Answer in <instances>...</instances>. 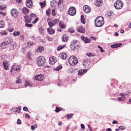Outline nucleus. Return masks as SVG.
I'll use <instances>...</instances> for the list:
<instances>
[{"label": "nucleus", "instance_id": "obj_1", "mask_svg": "<svg viewBox=\"0 0 131 131\" xmlns=\"http://www.w3.org/2000/svg\"><path fill=\"white\" fill-rule=\"evenodd\" d=\"M95 24L97 27H101L104 24V19L102 16H99L97 17L95 19Z\"/></svg>", "mask_w": 131, "mask_h": 131}, {"label": "nucleus", "instance_id": "obj_2", "mask_svg": "<svg viewBox=\"0 0 131 131\" xmlns=\"http://www.w3.org/2000/svg\"><path fill=\"white\" fill-rule=\"evenodd\" d=\"M36 61L37 64L38 66L42 67L45 64L46 60L43 57L40 56L37 58Z\"/></svg>", "mask_w": 131, "mask_h": 131}, {"label": "nucleus", "instance_id": "obj_3", "mask_svg": "<svg viewBox=\"0 0 131 131\" xmlns=\"http://www.w3.org/2000/svg\"><path fill=\"white\" fill-rule=\"evenodd\" d=\"M68 62L70 65L74 66L77 64L78 60L77 58L76 57L71 56L69 58Z\"/></svg>", "mask_w": 131, "mask_h": 131}, {"label": "nucleus", "instance_id": "obj_4", "mask_svg": "<svg viewBox=\"0 0 131 131\" xmlns=\"http://www.w3.org/2000/svg\"><path fill=\"white\" fill-rule=\"evenodd\" d=\"M123 3L120 0L116 1L114 4V7L117 9H121L123 7Z\"/></svg>", "mask_w": 131, "mask_h": 131}, {"label": "nucleus", "instance_id": "obj_5", "mask_svg": "<svg viewBox=\"0 0 131 131\" xmlns=\"http://www.w3.org/2000/svg\"><path fill=\"white\" fill-rule=\"evenodd\" d=\"M75 8L73 7H70L68 10V14L70 15L73 16L76 13Z\"/></svg>", "mask_w": 131, "mask_h": 131}, {"label": "nucleus", "instance_id": "obj_6", "mask_svg": "<svg viewBox=\"0 0 131 131\" xmlns=\"http://www.w3.org/2000/svg\"><path fill=\"white\" fill-rule=\"evenodd\" d=\"M11 13L12 16L14 18L16 17L18 15V11L15 9H13L11 10Z\"/></svg>", "mask_w": 131, "mask_h": 131}, {"label": "nucleus", "instance_id": "obj_7", "mask_svg": "<svg viewBox=\"0 0 131 131\" xmlns=\"http://www.w3.org/2000/svg\"><path fill=\"white\" fill-rule=\"evenodd\" d=\"M20 68V66L19 65L15 64L12 66L11 71L12 72L14 71L19 70Z\"/></svg>", "mask_w": 131, "mask_h": 131}, {"label": "nucleus", "instance_id": "obj_8", "mask_svg": "<svg viewBox=\"0 0 131 131\" xmlns=\"http://www.w3.org/2000/svg\"><path fill=\"white\" fill-rule=\"evenodd\" d=\"M57 60L56 58L54 56H52L50 57L49 59V63L51 64H54L57 61Z\"/></svg>", "mask_w": 131, "mask_h": 131}, {"label": "nucleus", "instance_id": "obj_9", "mask_svg": "<svg viewBox=\"0 0 131 131\" xmlns=\"http://www.w3.org/2000/svg\"><path fill=\"white\" fill-rule=\"evenodd\" d=\"M84 11L86 13H88L91 10L90 8L88 5L84 6L83 7Z\"/></svg>", "mask_w": 131, "mask_h": 131}, {"label": "nucleus", "instance_id": "obj_10", "mask_svg": "<svg viewBox=\"0 0 131 131\" xmlns=\"http://www.w3.org/2000/svg\"><path fill=\"white\" fill-rule=\"evenodd\" d=\"M44 77L42 74H40L36 75L35 77V79L36 80L39 81H41L42 80Z\"/></svg>", "mask_w": 131, "mask_h": 131}, {"label": "nucleus", "instance_id": "obj_11", "mask_svg": "<svg viewBox=\"0 0 131 131\" xmlns=\"http://www.w3.org/2000/svg\"><path fill=\"white\" fill-rule=\"evenodd\" d=\"M90 63V61L89 60L85 59L84 61L83 64L84 66L86 67H89Z\"/></svg>", "mask_w": 131, "mask_h": 131}, {"label": "nucleus", "instance_id": "obj_12", "mask_svg": "<svg viewBox=\"0 0 131 131\" xmlns=\"http://www.w3.org/2000/svg\"><path fill=\"white\" fill-rule=\"evenodd\" d=\"M71 43L74 46L77 48L79 47V42L76 40H73L71 42Z\"/></svg>", "mask_w": 131, "mask_h": 131}, {"label": "nucleus", "instance_id": "obj_13", "mask_svg": "<svg viewBox=\"0 0 131 131\" xmlns=\"http://www.w3.org/2000/svg\"><path fill=\"white\" fill-rule=\"evenodd\" d=\"M81 39L82 40L84 41L85 43H90L91 41V40L90 39L85 37L81 36Z\"/></svg>", "mask_w": 131, "mask_h": 131}, {"label": "nucleus", "instance_id": "obj_14", "mask_svg": "<svg viewBox=\"0 0 131 131\" xmlns=\"http://www.w3.org/2000/svg\"><path fill=\"white\" fill-rule=\"evenodd\" d=\"M13 41V39L9 37L6 38L5 39V42L7 44H9Z\"/></svg>", "mask_w": 131, "mask_h": 131}, {"label": "nucleus", "instance_id": "obj_15", "mask_svg": "<svg viewBox=\"0 0 131 131\" xmlns=\"http://www.w3.org/2000/svg\"><path fill=\"white\" fill-rule=\"evenodd\" d=\"M26 6L28 8H30L32 6V2L31 0H28L26 2Z\"/></svg>", "mask_w": 131, "mask_h": 131}, {"label": "nucleus", "instance_id": "obj_16", "mask_svg": "<svg viewBox=\"0 0 131 131\" xmlns=\"http://www.w3.org/2000/svg\"><path fill=\"white\" fill-rule=\"evenodd\" d=\"M59 56L63 60L66 59L67 57V54L64 52L61 53Z\"/></svg>", "mask_w": 131, "mask_h": 131}, {"label": "nucleus", "instance_id": "obj_17", "mask_svg": "<svg viewBox=\"0 0 131 131\" xmlns=\"http://www.w3.org/2000/svg\"><path fill=\"white\" fill-rule=\"evenodd\" d=\"M77 30L78 31L81 33H83L85 32V30L84 28L82 26L79 27L77 29Z\"/></svg>", "mask_w": 131, "mask_h": 131}, {"label": "nucleus", "instance_id": "obj_18", "mask_svg": "<svg viewBox=\"0 0 131 131\" xmlns=\"http://www.w3.org/2000/svg\"><path fill=\"white\" fill-rule=\"evenodd\" d=\"M102 0H95V5L97 6H100L102 4Z\"/></svg>", "mask_w": 131, "mask_h": 131}, {"label": "nucleus", "instance_id": "obj_19", "mask_svg": "<svg viewBox=\"0 0 131 131\" xmlns=\"http://www.w3.org/2000/svg\"><path fill=\"white\" fill-rule=\"evenodd\" d=\"M21 108V107L20 106H19L18 108H15L12 109V111L14 112L19 113L20 112Z\"/></svg>", "mask_w": 131, "mask_h": 131}, {"label": "nucleus", "instance_id": "obj_20", "mask_svg": "<svg viewBox=\"0 0 131 131\" xmlns=\"http://www.w3.org/2000/svg\"><path fill=\"white\" fill-rule=\"evenodd\" d=\"M25 21L27 23H30L31 22V19L30 17L27 15L24 16Z\"/></svg>", "mask_w": 131, "mask_h": 131}, {"label": "nucleus", "instance_id": "obj_21", "mask_svg": "<svg viewBox=\"0 0 131 131\" xmlns=\"http://www.w3.org/2000/svg\"><path fill=\"white\" fill-rule=\"evenodd\" d=\"M47 31L49 34H53L55 32V31L52 28H48L47 29Z\"/></svg>", "mask_w": 131, "mask_h": 131}, {"label": "nucleus", "instance_id": "obj_22", "mask_svg": "<svg viewBox=\"0 0 131 131\" xmlns=\"http://www.w3.org/2000/svg\"><path fill=\"white\" fill-rule=\"evenodd\" d=\"M29 10L26 7L23 8L22 12L24 14H27L29 13Z\"/></svg>", "mask_w": 131, "mask_h": 131}, {"label": "nucleus", "instance_id": "obj_23", "mask_svg": "<svg viewBox=\"0 0 131 131\" xmlns=\"http://www.w3.org/2000/svg\"><path fill=\"white\" fill-rule=\"evenodd\" d=\"M44 51L43 47L42 46L38 47L36 51V52H42Z\"/></svg>", "mask_w": 131, "mask_h": 131}, {"label": "nucleus", "instance_id": "obj_24", "mask_svg": "<svg viewBox=\"0 0 131 131\" xmlns=\"http://www.w3.org/2000/svg\"><path fill=\"white\" fill-rule=\"evenodd\" d=\"M3 65L4 68L6 70H8V64L7 61H4L3 63Z\"/></svg>", "mask_w": 131, "mask_h": 131}, {"label": "nucleus", "instance_id": "obj_25", "mask_svg": "<svg viewBox=\"0 0 131 131\" xmlns=\"http://www.w3.org/2000/svg\"><path fill=\"white\" fill-rule=\"evenodd\" d=\"M87 71L86 69L80 70L78 72V74L79 75H82L85 73Z\"/></svg>", "mask_w": 131, "mask_h": 131}, {"label": "nucleus", "instance_id": "obj_26", "mask_svg": "<svg viewBox=\"0 0 131 131\" xmlns=\"http://www.w3.org/2000/svg\"><path fill=\"white\" fill-rule=\"evenodd\" d=\"M122 44L121 43H116L111 45L112 48H116L120 46Z\"/></svg>", "mask_w": 131, "mask_h": 131}, {"label": "nucleus", "instance_id": "obj_27", "mask_svg": "<svg viewBox=\"0 0 131 131\" xmlns=\"http://www.w3.org/2000/svg\"><path fill=\"white\" fill-rule=\"evenodd\" d=\"M59 25L60 27L62 28H64L66 26V25L64 24L63 22L62 21H60V22Z\"/></svg>", "mask_w": 131, "mask_h": 131}, {"label": "nucleus", "instance_id": "obj_28", "mask_svg": "<svg viewBox=\"0 0 131 131\" xmlns=\"http://www.w3.org/2000/svg\"><path fill=\"white\" fill-rule=\"evenodd\" d=\"M7 46V44L5 42L2 43L1 45V47L2 49L5 48Z\"/></svg>", "mask_w": 131, "mask_h": 131}, {"label": "nucleus", "instance_id": "obj_29", "mask_svg": "<svg viewBox=\"0 0 131 131\" xmlns=\"http://www.w3.org/2000/svg\"><path fill=\"white\" fill-rule=\"evenodd\" d=\"M5 23L3 20H0V28H2L5 26Z\"/></svg>", "mask_w": 131, "mask_h": 131}, {"label": "nucleus", "instance_id": "obj_30", "mask_svg": "<svg viewBox=\"0 0 131 131\" xmlns=\"http://www.w3.org/2000/svg\"><path fill=\"white\" fill-rule=\"evenodd\" d=\"M57 3L56 1L53 0L51 2V5L52 7H54L57 4Z\"/></svg>", "mask_w": 131, "mask_h": 131}, {"label": "nucleus", "instance_id": "obj_31", "mask_svg": "<svg viewBox=\"0 0 131 131\" xmlns=\"http://www.w3.org/2000/svg\"><path fill=\"white\" fill-rule=\"evenodd\" d=\"M62 39L63 42H67L68 40L67 36L66 35L63 36L62 37Z\"/></svg>", "mask_w": 131, "mask_h": 131}, {"label": "nucleus", "instance_id": "obj_32", "mask_svg": "<svg viewBox=\"0 0 131 131\" xmlns=\"http://www.w3.org/2000/svg\"><path fill=\"white\" fill-rule=\"evenodd\" d=\"M27 86L31 87L32 86V85L31 84L30 82L27 81H26L25 83V86L26 87Z\"/></svg>", "mask_w": 131, "mask_h": 131}, {"label": "nucleus", "instance_id": "obj_33", "mask_svg": "<svg viewBox=\"0 0 131 131\" xmlns=\"http://www.w3.org/2000/svg\"><path fill=\"white\" fill-rule=\"evenodd\" d=\"M20 32L19 31H15L13 32V35L15 37L18 36L20 34Z\"/></svg>", "mask_w": 131, "mask_h": 131}, {"label": "nucleus", "instance_id": "obj_34", "mask_svg": "<svg viewBox=\"0 0 131 131\" xmlns=\"http://www.w3.org/2000/svg\"><path fill=\"white\" fill-rule=\"evenodd\" d=\"M81 23L83 24H84L85 23V21L84 18V16L82 15L81 16Z\"/></svg>", "mask_w": 131, "mask_h": 131}, {"label": "nucleus", "instance_id": "obj_35", "mask_svg": "<svg viewBox=\"0 0 131 131\" xmlns=\"http://www.w3.org/2000/svg\"><path fill=\"white\" fill-rule=\"evenodd\" d=\"M48 25L50 28H52L54 25V24L53 23L52 21H49L48 23Z\"/></svg>", "mask_w": 131, "mask_h": 131}, {"label": "nucleus", "instance_id": "obj_36", "mask_svg": "<svg viewBox=\"0 0 131 131\" xmlns=\"http://www.w3.org/2000/svg\"><path fill=\"white\" fill-rule=\"evenodd\" d=\"M39 33L41 34H43L44 32L43 29L42 27H40L39 28Z\"/></svg>", "mask_w": 131, "mask_h": 131}, {"label": "nucleus", "instance_id": "obj_37", "mask_svg": "<svg viewBox=\"0 0 131 131\" xmlns=\"http://www.w3.org/2000/svg\"><path fill=\"white\" fill-rule=\"evenodd\" d=\"M65 45H63L62 46H59L57 48V50L58 51H60L64 47H65Z\"/></svg>", "mask_w": 131, "mask_h": 131}, {"label": "nucleus", "instance_id": "obj_38", "mask_svg": "<svg viewBox=\"0 0 131 131\" xmlns=\"http://www.w3.org/2000/svg\"><path fill=\"white\" fill-rule=\"evenodd\" d=\"M7 32L5 31H3L0 32V34L1 35H4L7 34Z\"/></svg>", "mask_w": 131, "mask_h": 131}, {"label": "nucleus", "instance_id": "obj_39", "mask_svg": "<svg viewBox=\"0 0 131 131\" xmlns=\"http://www.w3.org/2000/svg\"><path fill=\"white\" fill-rule=\"evenodd\" d=\"M40 5L41 7L42 8H43L44 7L45 5L46 4V2L45 1H44L42 3H40Z\"/></svg>", "mask_w": 131, "mask_h": 131}, {"label": "nucleus", "instance_id": "obj_40", "mask_svg": "<svg viewBox=\"0 0 131 131\" xmlns=\"http://www.w3.org/2000/svg\"><path fill=\"white\" fill-rule=\"evenodd\" d=\"M73 114H67L66 116L68 119H69L71 118Z\"/></svg>", "mask_w": 131, "mask_h": 131}, {"label": "nucleus", "instance_id": "obj_41", "mask_svg": "<svg viewBox=\"0 0 131 131\" xmlns=\"http://www.w3.org/2000/svg\"><path fill=\"white\" fill-rule=\"evenodd\" d=\"M63 0H59L58 3V5L59 7H61V5H63Z\"/></svg>", "mask_w": 131, "mask_h": 131}, {"label": "nucleus", "instance_id": "obj_42", "mask_svg": "<svg viewBox=\"0 0 131 131\" xmlns=\"http://www.w3.org/2000/svg\"><path fill=\"white\" fill-rule=\"evenodd\" d=\"M125 99V97L124 96L122 97H118V100L119 101H123Z\"/></svg>", "mask_w": 131, "mask_h": 131}, {"label": "nucleus", "instance_id": "obj_43", "mask_svg": "<svg viewBox=\"0 0 131 131\" xmlns=\"http://www.w3.org/2000/svg\"><path fill=\"white\" fill-rule=\"evenodd\" d=\"M68 31L71 33H74V29L72 28H69L68 29Z\"/></svg>", "mask_w": 131, "mask_h": 131}, {"label": "nucleus", "instance_id": "obj_44", "mask_svg": "<svg viewBox=\"0 0 131 131\" xmlns=\"http://www.w3.org/2000/svg\"><path fill=\"white\" fill-rule=\"evenodd\" d=\"M50 9H48L46 11V13L47 15L48 16H49L50 15Z\"/></svg>", "mask_w": 131, "mask_h": 131}, {"label": "nucleus", "instance_id": "obj_45", "mask_svg": "<svg viewBox=\"0 0 131 131\" xmlns=\"http://www.w3.org/2000/svg\"><path fill=\"white\" fill-rule=\"evenodd\" d=\"M5 6L3 5L2 4H0V9L3 10L5 8Z\"/></svg>", "mask_w": 131, "mask_h": 131}, {"label": "nucleus", "instance_id": "obj_46", "mask_svg": "<svg viewBox=\"0 0 131 131\" xmlns=\"http://www.w3.org/2000/svg\"><path fill=\"white\" fill-rule=\"evenodd\" d=\"M62 67L61 66H59V67H57L56 68L54 69L55 70L58 71L60 69H61L62 68Z\"/></svg>", "mask_w": 131, "mask_h": 131}, {"label": "nucleus", "instance_id": "obj_47", "mask_svg": "<svg viewBox=\"0 0 131 131\" xmlns=\"http://www.w3.org/2000/svg\"><path fill=\"white\" fill-rule=\"evenodd\" d=\"M16 83H20L21 82V81L20 80L19 77H18L17 79L16 80Z\"/></svg>", "mask_w": 131, "mask_h": 131}, {"label": "nucleus", "instance_id": "obj_48", "mask_svg": "<svg viewBox=\"0 0 131 131\" xmlns=\"http://www.w3.org/2000/svg\"><path fill=\"white\" fill-rule=\"evenodd\" d=\"M59 20L58 19H55L52 21L53 22V23L54 24V25H55L59 22Z\"/></svg>", "mask_w": 131, "mask_h": 131}, {"label": "nucleus", "instance_id": "obj_49", "mask_svg": "<svg viewBox=\"0 0 131 131\" xmlns=\"http://www.w3.org/2000/svg\"><path fill=\"white\" fill-rule=\"evenodd\" d=\"M36 17V15L34 13H32L30 14V18L32 17Z\"/></svg>", "mask_w": 131, "mask_h": 131}, {"label": "nucleus", "instance_id": "obj_50", "mask_svg": "<svg viewBox=\"0 0 131 131\" xmlns=\"http://www.w3.org/2000/svg\"><path fill=\"white\" fill-rule=\"evenodd\" d=\"M119 128L121 130H124L125 128L124 126H120L119 127Z\"/></svg>", "mask_w": 131, "mask_h": 131}, {"label": "nucleus", "instance_id": "obj_51", "mask_svg": "<svg viewBox=\"0 0 131 131\" xmlns=\"http://www.w3.org/2000/svg\"><path fill=\"white\" fill-rule=\"evenodd\" d=\"M39 20V19L38 18H36L35 20H34L32 22V23L33 24H35L36 23V22L38 21Z\"/></svg>", "mask_w": 131, "mask_h": 131}, {"label": "nucleus", "instance_id": "obj_52", "mask_svg": "<svg viewBox=\"0 0 131 131\" xmlns=\"http://www.w3.org/2000/svg\"><path fill=\"white\" fill-rule=\"evenodd\" d=\"M25 26L26 27H30L32 26V25L31 24H26Z\"/></svg>", "mask_w": 131, "mask_h": 131}, {"label": "nucleus", "instance_id": "obj_53", "mask_svg": "<svg viewBox=\"0 0 131 131\" xmlns=\"http://www.w3.org/2000/svg\"><path fill=\"white\" fill-rule=\"evenodd\" d=\"M86 55L88 56L89 57L92 56H94V54L91 53H87L86 54Z\"/></svg>", "mask_w": 131, "mask_h": 131}, {"label": "nucleus", "instance_id": "obj_54", "mask_svg": "<svg viewBox=\"0 0 131 131\" xmlns=\"http://www.w3.org/2000/svg\"><path fill=\"white\" fill-rule=\"evenodd\" d=\"M74 46V45H73L71 43V45L70 46V48H71V49L72 50H74V49L77 48L75 47Z\"/></svg>", "mask_w": 131, "mask_h": 131}, {"label": "nucleus", "instance_id": "obj_55", "mask_svg": "<svg viewBox=\"0 0 131 131\" xmlns=\"http://www.w3.org/2000/svg\"><path fill=\"white\" fill-rule=\"evenodd\" d=\"M10 47L12 49H13L15 48L16 47V45L15 44H13L10 45Z\"/></svg>", "mask_w": 131, "mask_h": 131}, {"label": "nucleus", "instance_id": "obj_56", "mask_svg": "<svg viewBox=\"0 0 131 131\" xmlns=\"http://www.w3.org/2000/svg\"><path fill=\"white\" fill-rule=\"evenodd\" d=\"M27 45L28 46H32L33 45V43L32 42H29L27 43Z\"/></svg>", "mask_w": 131, "mask_h": 131}, {"label": "nucleus", "instance_id": "obj_57", "mask_svg": "<svg viewBox=\"0 0 131 131\" xmlns=\"http://www.w3.org/2000/svg\"><path fill=\"white\" fill-rule=\"evenodd\" d=\"M21 123V120L19 119H18L17 121V124L20 125Z\"/></svg>", "mask_w": 131, "mask_h": 131}, {"label": "nucleus", "instance_id": "obj_58", "mask_svg": "<svg viewBox=\"0 0 131 131\" xmlns=\"http://www.w3.org/2000/svg\"><path fill=\"white\" fill-rule=\"evenodd\" d=\"M23 110L24 111H28V108L26 107H23Z\"/></svg>", "mask_w": 131, "mask_h": 131}, {"label": "nucleus", "instance_id": "obj_59", "mask_svg": "<svg viewBox=\"0 0 131 131\" xmlns=\"http://www.w3.org/2000/svg\"><path fill=\"white\" fill-rule=\"evenodd\" d=\"M61 110V109L60 108H59L57 107L55 111L57 112H58Z\"/></svg>", "mask_w": 131, "mask_h": 131}, {"label": "nucleus", "instance_id": "obj_60", "mask_svg": "<svg viewBox=\"0 0 131 131\" xmlns=\"http://www.w3.org/2000/svg\"><path fill=\"white\" fill-rule=\"evenodd\" d=\"M52 15L54 16L56 15V13L55 12V10L54 9H53L52 10Z\"/></svg>", "mask_w": 131, "mask_h": 131}, {"label": "nucleus", "instance_id": "obj_61", "mask_svg": "<svg viewBox=\"0 0 131 131\" xmlns=\"http://www.w3.org/2000/svg\"><path fill=\"white\" fill-rule=\"evenodd\" d=\"M88 127L89 129H88V131H92V130L90 126L89 125H88Z\"/></svg>", "mask_w": 131, "mask_h": 131}, {"label": "nucleus", "instance_id": "obj_62", "mask_svg": "<svg viewBox=\"0 0 131 131\" xmlns=\"http://www.w3.org/2000/svg\"><path fill=\"white\" fill-rule=\"evenodd\" d=\"M98 48H99L100 49V50L102 52H103V49L101 47L98 46Z\"/></svg>", "mask_w": 131, "mask_h": 131}, {"label": "nucleus", "instance_id": "obj_63", "mask_svg": "<svg viewBox=\"0 0 131 131\" xmlns=\"http://www.w3.org/2000/svg\"><path fill=\"white\" fill-rule=\"evenodd\" d=\"M0 14H1L3 16H5L6 15V13L0 11Z\"/></svg>", "mask_w": 131, "mask_h": 131}, {"label": "nucleus", "instance_id": "obj_64", "mask_svg": "<svg viewBox=\"0 0 131 131\" xmlns=\"http://www.w3.org/2000/svg\"><path fill=\"white\" fill-rule=\"evenodd\" d=\"M30 52H29L28 53V57L29 59H31V58L30 56Z\"/></svg>", "mask_w": 131, "mask_h": 131}]
</instances>
